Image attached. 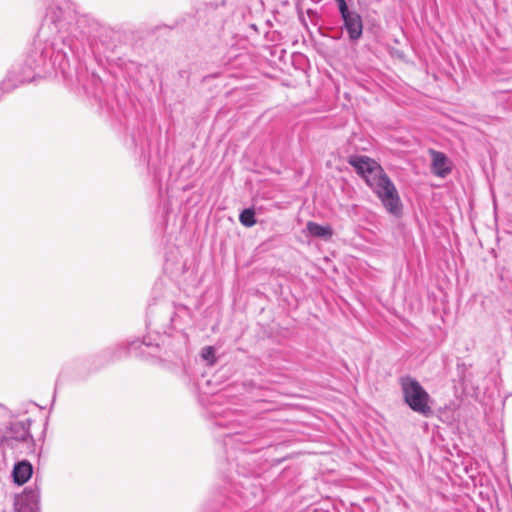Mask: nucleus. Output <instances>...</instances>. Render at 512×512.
<instances>
[{
	"mask_svg": "<svg viewBox=\"0 0 512 512\" xmlns=\"http://www.w3.org/2000/svg\"><path fill=\"white\" fill-rule=\"evenodd\" d=\"M66 47L72 50L61 37L46 39L44 27H42L28 50L23 64L13 67L0 83V99L3 94L11 92L20 84L31 82L37 76L42 77L52 71H60L66 75L69 68Z\"/></svg>",
	"mask_w": 512,
	"mask_h": 512,
	"instance_id": "obj_1",
	"label": "nucleus"
},
{
	"mask_svg": "<svg viewBox=\"0 0 512 512\" xmlns=\"http://www.w3.org/2000/svg\"><path fill=\"white\" fill-rule=\"evenodd\" d=\"M347 162L390 214L397 216L401 213L402 204L397 188L380 164L365 155L350 156Z\"/></svg>",
	"mask_w": 512,
	"mask_h": 512,
	"instance_id": "obj_2",
	"label": "nucleus"
},
{
	"mask_svg": "<svg viewBox=\"0 0 512 512\" xmlns=\"http://www.w3.org/2000/svg\"><path fill=\"white\" fill-rule=\"evenodd\" d=\"M403 400L414 412L429 417L433 414L430 406V395L421 384L411 376H403L399 379Z\"/></svg>",
	"mask_w": 512,
	"mask_h": 512,
	"instance_id": "obj_3",
	"label": "nucleus"
},
{
	"mask_svg": "<svg viewBox=\"0 0 512 512\" xmlns=\"http://www.w3.org/2000/svg\"><path fill=\"white\" fill-rule=\"evenodd\" d=\"M31 420H13L0 430V446L3 448L15 449L20 443L33 441L30 434Z\"/></svg>",
	"mask_w": 512,
	"mask_h": 512,
	"instance_id": "obj_4",
	"label": "nucleus"
},
{
	"mask_svg": "<svg viewBox=\"0 0 512 512\" xmlns=\"http://www.w3.org/2000/svg\"><path fill=\"white\" fill-rule=\"evenodd\" d=\"M13 506L15 512H38L39 490L36 485L25 487L22 492L16 493Z\"/></svg>",
	"mask_w": 512,
	"mask_h": 512,
	"instance_id": "obj_5",
	"label": "nucleus"
},
{
	"mask_svg": "<svg viewBox=\"0 0 512 512\" xmlns=\"http://www.w3.org/2000/svg\"><path fill=\"white\" fill-rule=\"evenodd\" d=\"M340 15L343 20V26L348 33L350 41H358L363 34V21L361 15L358 12L350 9L340 12Z\"/></svg>",
	"mask_w": 512,
	"mask_h": 512,
	"instance_id": "obj_6",
	"label": "nucleus"
},
{
	"mask_svg": "<svg viewBox=\"0 0 512 512\" xmlns=\"http://www.w3.org/2000/svg\"><path fill=\"white\" fill-rule=\"evenodd\" d=\"M432 157L431 170L435 176L445 178L452 171V163L448 157L440 151L430 150Z\"/></svg>",
	"mask_w": 512,
	"mask_h": 512,
	"instance_id": "obj_7",
	"label": "nucleus"
},
{
	"mask_svg": "<svg viewBox=\"0 0 512 512\" xmlns=\"http://www.w3.org/2000/svg\"><path fill=\"white\" fill-rule=\"evenodd\" d=\"M32 474V464L28 460H21L14 464L11 476L12 480H30Z\"/></svg>",
	"mask_w": 512,
	"mask_h": 512,
	"instance_id": "obj_8",
	"label": "nucleus"
},
{
	"mask_svg": "<svg viewBox=\"0 0 512 512\" xmlns=\"http://www.w3.org/2000/svg\"><path fill=\"white\" fill-rule=\"evenodd\" d=\"M306 229L311 236L324 240L330 239L333 235V230L329 225L322 226L313 221H309L306 224Z\"/></svg>",
	"mask_w": 512,
	"mask_h": 512,
	"instance_id": "obj_9",
	"label": "nucleus"
},
{
	"mask_svg": "<svg viewBox=\"0 0 512 512\" xmlns=\"http://www.w3.org/2000/svg\"><path fill=\"white\" fill-rule=\"evenodd\" d=\"M43 3L47 5V16L51 18V21L55 24L62 15V9L67 4L66 0H43Z\"/></svg>",
	"mask_w": 512,
	"mask_h": 512,
	"instance_id": "obj_10",
	"label": "nucleus"
},
{
	"mask_svg": "<svg viewBox=\"0 0 512 512\" xmlns=\"http://www.w3.org/2000/svg\"><path fill=\"white\" fill-rule=\"evenodd\" d=\"M239 221L245 227H252L256 224L255 211L251 208L244 209L239 216Z\"/></svg>",
	"mask_w": 512,
	"mask_h": 512,
	"instance_id": "obj_11",
	"label": "nucleus"
},
{
	"mask_svg": "<svg viewBox=\"0 0 512 512\" xmlns=\"http://www.w3.org/2000/svg\"><path fill=\"white\" fill-rule=\"evenodd\" d=\"M201 355H202L203 359H205L206 361L210 362L211 364L214 363L215 350L213 347H211V346L204 347L202 349Z\"/></svg>",
	"mask_w": 512,
	"mask_h": 512,
	"instance_id": "obj_12",
	"label": "nucleus"
},
{
	"mask_svg": "<svg viewBox=\"0 0 512 512\" xmlns=\"http://www.w3.org/2000/svg\"><path fill=\"white\" fill-rule=\"evenodd\" d=\"M143 345L145 346H149L148 343H146L145 341L143 340H135V341H132L130 343V347H129V350L135 348V349H138V348H141Z\"/></svg>",
	"mask_w": 512,
	"mask_h": 512,
	"instance_id": "obj_13",
	"label": "nucleus"
},
{
	"mask_svg": "<svg viewBox=\"0 0 512 512\" xmlns=\"http://www.w3.org/2000/svg\"><path fill=\"white\" fill-rule=\"evenodd\" d=\"M335 1L338 5L339 12L346 11L347 9H349V7L346 3V0H335Z\"/></svg>",
	"mask_w": 512,
	"mask_h": 512,
	"instance_id": "obj_14",
	"label": "nucleus"
},
{
	"mask_svg": "<svg viewBox=\"0 0 512 512\" xmlns=\"http://www.w3.org/2000/svg\"><path fill=\"white\" fill-rule=\"evenodd\" d=\"M335 1L338 5L339 12L346 11L347 9H349V7L346 3V0H335Z\"/></svg>",
	"mask_w": 512,
	"mask_h": 512,
	"instance_id": "obj_15",
	"label": "nucleus"
},
{
	"mask_svg": "<svg viewBox=\"0 0 512 512\" xmlns=\"http://www.w3.org/2000/svg\"><path fill=\"white\" fill-rule=\"evenodd\" d=\"M178 311H183V312H185V313H188V309H187L185 306H180V307L178 308Z\"/></svg>",
	"mask_w": 512,
	"mask_h": 512,
	"instance_id": "obj_16",
	"label": "nucleus"
},
{
	"mask_svg": "<svg viewBox=\"0 0 512 512\" xmlns=\"http://www.w3.org/2000/svg\"><path fill=\"white\" fill-rule=\"evenodd\" d=\"M176 316H177V314H176V313H174V314L170 317V321H171V323H172V324L176 321Z\"/></svg>",
	"mask_w": 512,
	"mask_h": 512,
	"instance_id": "obj_17",
	"label": "nucleus"
},
{
	"mask_svg": "<svg viewBox=\"0 0 512 512\" xmlns=\"http://www.w3.org/2000/svg\"><path fill=\"white\" fill-rule=\"evenodd\" d=\"M18 486H22L23 484H25L26 482H22V481H19V482H15Z\"/></svg>",
	"mask_w": 512,
	"mask_h": 512,
	"instance_id": "obj_18",
	"label": "nucleus"
},
{
	"mask_svg": "<svg viewBox=\"0 0 512 512\" xmlns=\"http://www.w3.org/2000/svg\"><path fill=\"white\" fill-rule=\"evenodd\" d=\"M0 512H4L2 509H0Z\"/></svg>",
	"mask_w": 512,
	"mask_h": 512,
	"instance_id": "obj_19",
	"label": "nucleus"
}]
</instances>
